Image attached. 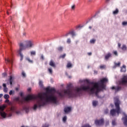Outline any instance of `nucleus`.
<instances>
[{"label": "nucleus", "mask_w": 127, "mask_h": 127, "mask_svg": "<svg viewBox=\"0 0 127 127\" xmlns=\"http://www.w3.org/2000/svg\"><path fill=\"white\" fill-rule=\"evenodd\" d=\"M69 34H71L72 38H74V36H76V33H75V32H74V31L70 32Z\"/></svg>", "instance_id": "23"}, {"label": "nucleus", "mask_w": 127, "mask_h": 127, "mask_svg": "<svg viewBox=\"0 0 127 127\" xmlns=\"http://www.w3.org/2000/svg\"><path fill=\"white\" fill-rule=\"evenodd\" d=\"M5 62L6 64H12L13 60L12 59H5Z\"/></svg>", "instance_id": "12"}, {"label": "nucleus", "mask_w": 127, "mask_h": 127, "mask_svg": "<svg viewBox=\"0 0 127 127\" xmlns=\"http://www.w3.org/2000/svg\"><path fill=\"white\" fill-rule=\"evenodd\" d=\"M23 109L24 110V111H25V112L26 113H28V112H29V107H27V106H24L23 107Z\"/></svg>", "instance_id": "20"}, {"label": "nucleus", "mask_w": 127, "mask_h": 127, "mask_svg": "<svg viewBox=\"0 0 127 127\" xmlns=\"http://www.w3.org/2000/svg\"><path fill=\"white\" fill-rule=\"evenodd\" d=\"M97 83H99V84L97 85V87L101 88V91H103V90H106V85H105V84L100 83V82H97Z\"/></svg>", "instance_id": "10"}, {"label": "nucleus", "mask_w": 127, "mask_h": 127, "mask_svg": "<svg viewBox=\"0 0 127 127\" xmlns=\"http://www.w3.org/2000/svg\"><path fill=\"white\" fill-rule=\"evenodd\" d=\"M80 83H85L86 82L89 85H82L80 87H75L72 89V84H68L66 89H64L63 92H58L60 98H64L68 97V98H74V97H80L83 94V91L88 92L89 94H95L97 98L103 99L104 96L99 95V93L101 92L102 89L98 87L97 85H99V82L90 81L88 79L80 80Z\"/></svg>", "instance_id": "1"}, {"label": "nucleus", "mask_w": 127, "mask_h": 127, "mask_svg": "<svg viewBox=\"0 0 127 127\" xmlns=\"http://www.w3.org/2000/svg\"><path fill=\"white\" fill-rule=\"evenodd\" d=\"M3 77H5V76H6V73L4 72L2 74Z\"/></svg>", "instance_id": "48"}, {"label": "nucleus", "mask_w": 127, "mask_h": 127, "mask_svg": "<svg viewBox=\"0 0 127 127\" xmlns=\"http://www.w3.org/2000/svg\"><path fill=\"white\" fill-rule=\"evenodd\" d=\"M82 27H83V26H77V28H82Z\"/></svg>", "instance_id": "58"}, {"label": "nucleus", "mask_w": 127, "mask_h": 127, "mask_svg": "<svg viewBox=\"0 0 127 127\" xmlns=\"http://www.w3.org/2000/svg\"><path fill=\"white\" fill-rule=\"evenodd\" d=\"M123 115L124 116L122 119L123 121V124L125 127H127V115L126 114V112H123Z\"/></svg>", "instance_id": "8"}, {"label": "nucleus", "mask_w": 127, "mask_h": 127, "mask_svg": "<svg viewBox=\"0 0 127 127\" xmlns=\"http://www.w3.org/2000/svg\"><path fill=\"white\" fill-rule=\"evenodd\" d=\"M4 99H9V95L8 94H5L4 95Z\"/></svg>", "instance_id": "33"}, {"label": "nucleus", "mask_w": 127, "mask_h": 127, "mask_svg": "<svg viewBox=\"0 0 127 127\" xmlns=\"http://www.w3.org/2000/svg\"><path fill=\"white\" fill-rule=\"evenodd\" d=\"M70 67H72V64L71 63H68L67 64V67L70 68Z\"/></svg>", "instance_id": "37"}, {"label": "nucleus", "mask_w": 127, "mask_h": 127, "mask_svg": "<svg viewBox=\"0 0 127 127\" xmlns=\"http://www.w3.org/2000/svg\"><path fill=\"white\" fill-rule=\"evenodd\" d=\"M3 95L2 94H0V98H1L2 97Z\"/></svg>", "instance_id": "60"}, {"label": "nucleus", "mask_w": 127, "mask_h": 127, "mask_svg": "<svg viewBox=\"0 0 127 127\" xmlns=\"http://www.w3.org/2000/svg\"><path fill=\"white\" fill-rule=\"evenodd\" d=\"M39 86L41 87V88H42L43 87V82L42 80L39 81Z\"/></svg>", "instance_id": "31"}, {"label": "nucleus", "mask_w": 127, "mask_h": 127, "mask_svg": "<svg viewBox=\"0 0 127 127\" xmlns=\"http://www.w3.org/2000/svg\"><path fill=\"white\" fill-rule=\"evenodd\" d=\"M42 127H49V124L46 123L45 124H43Z\"/></svg>", "instance_id": "34"}, {"label": "nucleus", "mask_w": 127, "mask_h": 127, "mask_svg": "<svg viewBox=\"0 0 127 127\" xmlns=\"http://www.w3.org/2000/svg\"><path fill=\"white\" fill-rule=\"evenodd\" d=\"M123 25H127V22L124 21L122 22Z\"/></svg>", "instance_id": "46"}, {"label": "nucleus", "mask_w": 127, "mask_h": 127, "mask_svg": "<svg viewBox=\"0 0 127 127\" xmlns=\"http://www.w3.org/2000/svg\"><path fill=\"white\" fill-rule=\"evenodd\" d=\"M5 103H9V100H8V99H6Z\"/></svg>", "instance_id": "47"}, {"label": "nucleus", "mask_w": 127, "mask_h": 127, "mask_svg": "<svg viewBox=\"0 0 127 127\" xmlns=\"http://www.w3.org/2000/svg\"><path fill=\"white\" fill-rule=\"evenodd\" d=\"M111 57H112V54L111 53H108V54L105 56V60L108 61V60H109Z\"/></svg>", "instance_id": "14"}, {"label": "nucleus", "mask_w": 127, "mask_h": 127, "mask_svg": "<svg viewBox=\"0 0 127 127\" xmlns=\"http://www.w3.org/2000/svg\"><path fill=\"white\" fill-rule=\"evenodd\" d=\"M94 74H95L96 75H97V74H98V71L94 70Z\"/></svg>", "instance_id": "52"}, {"label": "nucleus", "mask_w": 127, "mask_h": 127, "mask_svg": "<svg viewBox=\"0 0 127 127\" xmlns=\"http://www.w3.org/2000/svg\"><path fill=\"white\" fill-rule=\"evenodd\" d=\"M71 9H75V5H73L71 6Z\"/></svg>", "instance_id": "53"}, {"label": "nucleus", "mask_w": 127, "mask_h": 127, "mask_svg": "<svg viewBox=\"0 0 127 127\" xmlns=\"http://www.w3.org/2000/svg\"><path fill=\"white\" fill-rule=\"evenodd\" d=\"M19 96H20V97H21V98H23L24 97V95H23V92H21L19 93Z\"/></svg>", "instance_id": "38"}, {"label": "nucleus", "mask_w": 127, "mask_h": 127, "mask_svg": "<svg viewBox=\"0 0 127 127\" xmlns=\"http://www.w3.org/2000/svg\"><path fill=\"white\" fill-rule=\"evenodd\" d=\"M105 114H106V115H107V114H108L109 113V109H106L104 111Z\"/></svg>", "instance_id": "45"}, {"label": "nucleus", "mask_w": 127, "mask_h": 127, "mask_svg": "<svg viewBox=\"0 0 127 127\" xmlns=\"http://www.w3.org/2000/svg\"><path fill=\"white\" fill-rule=\"evenodd\" d=\"M82 127H92L89 124H86L82 126Z\"/></svg>", "instance_id": "32"}, {"label": "nucleus", "mask_w": 127, "mask_h": 127, "mask_svg": "<svg viewBox=\"0 0 127 127\" xmlns=\"http://www.w3.org/2000/svg\"><path fill=\"white\" fill-rule=\"evenodd\" d=\"M5 107L2 106H0V116L3 119H5V118H10L12 116V114L11 113H10L9 114H6L4 111V109Z\"/></svg>", "instance_id": "5"}, {"label": "nucleus", "mask_w": 127, "mask_h": 127, "mask_svg": "<svg viewBox=\"0 0 127 127\" xmlns=\"http://www.w3.org/2000/svg\"><path fill=\"white\" fill-rule=\"evenodd\" d=\"M109 125H110V123H109V121H108L106 123V126H109Z\"/></svg>", "instance_id": "51"}, {"label": "nucleus", "mask_w": 127, "mask_h": 127, "mask_svg": "<svg viewBox=\"0 0 127 127\" xmlns=\"http://www.w3.org/2000/svg\"><path fill=\"white\" fill-rule=\"evenodd\" d=\"M104 124H105V120L103 118L95 120V124L98 127L104 126Z\"/></svg>", "instance_id": "6"}, {"label": "nucleus", "mask_w": 127, "mask_h": 127, "mask_svg": "<svg viewBox=\"0 0 127 127\" xmlns=\"http://www.w3.org/2000/svg\"><path fill=\"white\" fill-rule=\"evenodd\" d=\"M120 85H123V86H127V76H125L123 77L122 80L120 82Z\"/></svg>", "instance_id": "9"}, {"label": "nucleus", "mask_w": 127, "mask_h": 127, "mask_svg": "<svg viewBox=\"0 0 127 127\" xmlns=\"http://www.w3.org/2000/svg\"><path fill=\"white\" fill-rule=\"evenodd\" d=\"M88 55H89V56H91V55H92V53L91 52L88 53Z\"/></svg>", "instance_id": "56"}, {"label": "nucleus", "mask_w": 127, "mask_h": 127, "mask_svg": "<svg viewBox=\"0 0 127 127\" xmlns=\"http://www.w3.org/2000/svg\"><path fill=\"white\" fill-rule=\"evenodd\" d=\"M12 105H15L16 104V97H13L11 98V101Z\"/></svg>", "instance_id": "16"}, {"label": "nucleus", "mask_w": 127, "mask_h": 127, "mask_svg": "<svg viewBox=\"0 0 127 127\" xmlns=\"http://www.w3.org/2000/svg\"><path fill=\"white\" fill-rule=\"evenodd\" d=\"M18 114H19V112H18V111H16V115H18Z\"/></svg>", "instance_id": "62"}, {"label": "nucleus", "mask_w": 127, "mask_h": 127, "mask_svg": "<svg viewBox=\"0 0 127 127\" xmlns=\"http://www.w3.org/2000/svg\"><path fill=\"white\" fill-rule=\"evenodd\" d=\"M114 103L116 109H113L110 111V115L112 117L116 116V114H117L118 116L120 115L121 113V107H120V104H121V101L118 98H114Z\"/></svg>", "instance_id": "4"}, {"label": "nucleus", "mask_w": 127, "mask_h": 127, "mask_svg": "<svg viewBox=\"0 0 127 127\" xmlns=\"http://www.w3.org/2000/svg\"><path fill=\"white\" fill-rule=\"evenodd\" d=\"M9 95H12V96H13L15 94V92L14 90H10L9 92Z\"/></svg>", "instance_id": "26"}, {"label": "nucleus", "mask_w": 127, "mask_h": 127, "mask_svg": "<svg viewBox=\"0 0 127 127\" xmlns=\"http://www.w3.org/2000/svg\"><path fill=\"white\" fill-rule=\"evenodd\" d=\"M26 60L28 61V62H29V63H33V61L32 60H31L29 58H26Z\"/></svg>", "instance_id": "30"}, {"label": "nucleus", "mask_w": 127, "mask_h": 127, "mask_svg": "<svg viewBox=\"0 0 127 127\" xmlns=\"http://www.w3.org/2000/svg\"><path fill=\"white\" fill-rule=\"evenodd\" d=\"M57 49L59 51V52H62V51H63V47L61 46L58 47Z\"/></svg>", "instance_id": "25"}, {"label": "nucleus", "mask_w": 127, "mask_h": 127, "mask_svg": "<svg viewBox=\"0 0 127 127\" xmlns=\"http://www.w3.org/2000/svg\"><path fill=\"white\" fill-rule=\"evenodd\" d=\"M25 35H26V33L23 32V36H25Z\"/></svg>", "instance_id": "55"}, {"label": "nucleus", "mask_w": 127, "mask_h": 127, "mask_svg": "<svg viewBox=\"0 0 127 127\" xmlns=\"http://www.w3.org/2000/svg\"><path fill=\"white\" fill-rule=\"evenodd\" d=\"M11 111L12 112H14V110H13V108H11Z\"/></svg>", "instance_id": "59"}, {"label": "nucleus", "mask_w": 127, "mask_h": 127, "mask_svg": "<svg viewBox=\"0 0 127 127\" xmlns=\"http://www.w3.org/2000/svg\"><path fill=\"white\" fill-rule=\"evenodd\" d=\"M111 89L112 90H115L116 92H119V91H121V90H122V86H117L116 87L113 86Z\"/></svg>", "instance_id": "13"}, {"label": "nucleus", "mask_w": 127, "mask_h": 127, "mask_svg": "<svg viewBox=\"0 0 127 127\" xmlns=\"http://www.w3.org/2000/svg\"><path fill=\"white\" fill-rule=\"evenodd\" d=\"M105 67H106V65H101L100 66V68L101 69H105Z\"/></svg>", "instance_id": "40"}, {"label": "nucleus", "mask_w": 127, "mask_h": 127, "mask_svg": "<svg viewBox=\"0 0 127 127\" xmlns=\"http://www.w3.org/2000/svg\"><path fill=\"white\" fill-rule=\"evenodd\" d=\"M65 57H66V54H64L63 55H61L60 56V58H63V59H64V58H65Z\"/></svg>", "instance_id": "35"}, {"label": "nucleus", "mask_w": 127, "mask_h": 127, "mask_svg": "<svg viewBox=\"0 0 127 127\" xmlns=\"http://www.w3.org/2000/svg\"><path fill=\"white\" fill-rule=\"evenodd\" d=\"M90 43L94 44L95 43V42H96V40L95 39L90 40Z\"/></svg>", "instance_id": "39"}, {"label": "nucleus", "mask_w": 127, "mask_h": 127, "mask_svg": "<svg viewBox=\"0 0 127 127\" xmlns=\"http://www.w3.org/2000/svg\"><path fill=\"white\" fill-rule=\"evenodd\" d=\"M121 66V62H119L118 63H115V65L113 66V68L115 69L117 67H120Z\"/></svg>", "instance_id": "19"}, {"label": "nucleus", "mask_w": 127, "mask_h": 127, "mask_svg": "<svg viewBox=\"0 0 127 127\" xmlns=\"http://www.w3.org/2000/svg\"><path fill=\"white\" fill-rule=\"evenodd\" d=\"M18 90H19V88L18 87L16 88V91H18Z\"/></svg>", "instance_id": "64"}, {"label": "nucleus", "mask_w": 127, "mask_h": 127, "mask_svg": "<svg viewBox=\"0 0 127 127\" xmlns=\"http://www.w3.org/2000/svg\"><path fill=\"white\" fill-rule=\"evenodd\" d=\"M114 54L116 56H118V52L117 51H115L113 52Z\"/></svg>", "instance_id": "44"}, {"label": "nucleus", "mask_w": 127, "mask_h": 127, "mask_svg": "<svg viewBox=\"0 0 127 127\" xmlns=\"http://www.w3.org/2000/svg\"><path fill=\"white\" fill-rule=\"evenodd\" d=\"M121 44L120 43H118V47L119 48H121Z\"/></svg>", "instance_id": "57"}, {"label": "nucleus", "mask_w": 127, "mask_h": 127, "mask_svg": "<svg viewBox=\"0 0 127 127\" xmlns=\"http://www.w3.org/2000/svg\"><path fill=\"white\" fill-rule=\"evenodd\" d=\"M119 9L116 8V10H114V11L113 12V14L114 15H116L117 14H118V13H119Z\"/></svg>", "instance_id": "22"}, {"label": "nucleus", "mask_w": 127, "mask_h": 127, "mask_svg": "<svg viewBox=\"0 0 127 127\" xmlns=\"http://www.w3.org/2000/svg\"><path fill=\"white\" fill-rule=\"evenodd\" d=\"M18 100H19V98L18 97H16V101L17 102V101H18Z\"/></svg>", "instance_id": "61"}, {"label": "nucleus", "mask_w": 127, "mask_h": 127, "mask_svg": "<svg viewBox=\"0 0 127 127\" xmlns=\"http://www.w3.org/2000/svg\"><path fill=\"white\" fill-rule=\"evenodd\" d=\"M71 111H72V108L70 107H65L64 109L65 114H68V113H70Z\"/></svg>", "instance_id": "11"}, {"label": "nucleus", "mask_w": 127, "mask_h": 127, "mask_svg": "<svg viewBox=\"0 0 127 127\" xmlns=\"http://www.w3.org/2000/svg\"><path fill=\"white\" fill-rule=\"evenodd\" d=\"M2 86L3 87V92L4 93H7V91H8V89L6 87V84L3 83L2 84Z\"/></svg>", "instance_id": "17"}, {"label": "nucleus", "mask_w": 127, "mask_h": 127, "mask_svg": "<svg viewBox=\"0 0 127 127\" xmlns=\"http://www.w3.org/2000/svg\"><path fill=\"white\" fill-rule=\"evenodd\" d=\"M36 102L33 107L34 111H36L37 108L40 109L41 107L46 106L47 104H55L57 105L59 101H58V96L56 95V89L55 88H51L49 89L48 93H43V96H37L36 95H29L24 98L22 103H29L30 102Z\"/></svg>", "instance_id": "2"}, {"label": "nucleus", "mask_w": 127, "mask_h": 127, "mask_svg": "<svg viewBox=\"0 0 127 127\" xmlns=\"http://www.w3.org/2000/svg\"><path fill=\"white\" fill-rule=\"evenodd\" d=\"M50 65L51 66V67H54L55 68L56 67V65H55V64L53 63V61H51L50 62Z\"/></svg>", "instance_id": "21"}, {"label": "nucleus", "mask_w": 127, "mask_h": 127, "mask_svg": "<svg viewBox=\"0 0 127 127\" xmlns=\"http://www.w3.org/2000/svg\"><path fill=\"white\" fill-rule=\"evenodd\" d=\"M89 29H92V26H89Z\"/></svg>", "instance_id": "63"}, {"label": "nucleus", "mask_w": 127, "mask_h": 127, "mask_svg": "<svg viewBox=\"0 0 127 127\" xmlns=\"http://www.w3.org/2000/svg\"><path fill=\"white\" fill-rule=\"evenodd\" d=\"M25 42L26 43V45H25L24 44L21 42L18 43L19 50L17 52L18 53V55H19L20 57V61H22V60H23V54H22V51H23V50H25L27 48H31L33 45V43H32L31 41L27 40L25 41Z\"/></svg>", "instance_id": "3"}, {"label": "nucleus", "mask_w": 127, "mask_h": 127, "mask_svg": "<svg viewBox=\"0 0 127 127\" xmlns=\"http://www.w3.org/2000/svg\"><path fill=\"white\" fill-rule=\"evenodd\" d=\"M28 92H31V88H29L27 90Z\"/></svg>", "instance_id": "54"}, {"label": "nucleus", "mask_w": 127, "mask_h": 127, "mask_svg": "<svg viewBox=\"0 0 127 127\" xmlns=\"http://www.w3.org/2000/svg\"><path fill=\"white\" fill-rule=\"evenodd\" d=\"M69 34H70V33H68L65 34L64 35V36H65V37H67V36H68V35H69Z\"/></svg>", "instance_id": "49"}, {"label": "nucleus", "mask_w": 127, "mask_h": 127, "mask_svg": "<svg viewBox=\"0 0 127 127\" xmlns=\"http://www.w3.org/2000/svg\"><path fill=\"white\" fill-rule=\"evenodd\" d=\"M112 126H113V127H115V126H117V122H116L115 119L112 120Z\"/></svg>", "instance_id": "28"}, {"label": "nucleus", "mask_w": 127, "mask_h": 127, "mask_svg": "<svg viewBox=\"0 0 127 127\" xmlns=\"http://www.w3.org/2000/svg\"><path fill=\"white\" fill-rule=\"evenodd\" d=\"M122 49L124 51H125V50H127V46H126V45H123L122 47Z\"/></svg>", "instance_id": "29"}, {"label": "nucleus", "mask_w": 127, "mask_h": 127, "mask_svg": "<svg viewBox=\"0 0 127 127\" xmlns=\"http://www.w3.org/2000/svg\"><path fill=\"white\" fill-rule=\"evenodd\" d=\"M66 42L68 44H70V43H71V39L70 38L67 39Z\"/></svg>", "instance_id": "42"}, {"label": "nucleus", "mask_w": 127, "mask_h": 127, "mask_svg": "<svg viewBox=\"0 0 127 127\" xmlns=\"http://www.w3.org/2000/svg\"><path fill=\"white\" fill-rule=\"evenodd\" d=\"M48 71L50 74H52L53 73V71L52 70V68H49Z\"/></svg>", "instance_id": "41"}, {"label": "nucleus", "mask_w": 127, "mask_h": 127, "mask_svg": "<svg viewBox=\"0 0 127 127\" xmlns=\"http://www.w3.org/2000/svg\"><path fill=\"white\" fill-rule=\"evenodd\" d=\"M92 105L93 107H97V105H98V101H93L92 102Z\"/></svg>", "instance_id": "24"}, {"label": "nucleus", "mask_w": 127, "mask_h": 127, "mask_svg": "<svg viewBox=\"0 0 127 127\" xmlns=\"http://www.w3.org/2000/svg\"><path fill=\"white\" fill-rule=\"evenodd\" d=\"M108 81H109L108 80V78H103L102 79H101L100 81H98V82H99V83L100 84H104V83H107V82H108Z\"/></svg>", "instance_id": "15"}, {"label": "nucleus", "mask_w": 127, "mask_h": 127, "mask_svg": "<svg viewBox=\"0 0 127 127\" xmlns=\"http://www.w3.org/2000/svg\"><path fill=\"white\" fill-rule=\"evenodd\" d=\"M21 75L23 78H26V73H25L24 71H22Z\"/></svg>", "instance_id": "27"}, {"label": "nucleus", "mask_w": 127, "mask_h": 127, "mask_svg": "<svg viewBox=\"0 0 127 127\" xmlns=\"http://www.w3.org/2000/svg\"><path fill=\"white\" fill-rule=\"evenodd\" d=\"M127 66L126 65L124 64L122 67H121V72H126L127 71Z\"/></svg>", "instance_id": "18"}, {"label": "nucleus", "mask_w": 127, "mask_h": 127, "mask_svg": "<svg viewBox=\"0 0 127 127\" xmlns=\"http://www.w3.org/2000/svg\"><path fill=\"white\" fill-rule=\"evenodd\" d=\"M14 81V76L11 75L9 76V78L7 80V85H10V87H12V84Z\"/></svg>", "instance_id": "7"}, {"label": "nucleus", "mask_w": 127, "mask_h": 127, "mask_svg": "<svg viewBox=\"0 0 127 127\" xmlns=\"http://www.w3.org/2000/svg\"><path fill=\"white\" fill-rule=\"evenodd\" d=\"M63 121L64 123H65V122H66V121H67V116H64L63 118Z\"/></svg>", "instance_id": "36"}, {"label": "nucleus", "mask_w": 127, "mask_h": 127, "mask_svg": "<svg viewBox=\"0 0 127 127\" xmlns=\"http://www.w3.org/2000/svg\"><path fill=\"white\" fill-rule=\"evenodd\" d=\"M41 59H42V60H44V57L43 56V55H41Z\"/></svg>", "instance_id": "50"}, {"label": "nucleus", "mask_w": 127, "mask_h": 127, "mask_svg": "<svg viewBox=\"0 0 127 127\" xmlns=\"http://www.w3.org/2000/svg\"><path fill=\"white\" fill-rule=\"evenodd\" d=\"M31 55H35L36 54V53L35 51H32L31 52Z\"/></svg>", "instance_id": "43"}]
</instances>
